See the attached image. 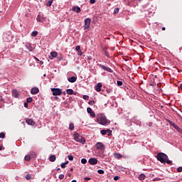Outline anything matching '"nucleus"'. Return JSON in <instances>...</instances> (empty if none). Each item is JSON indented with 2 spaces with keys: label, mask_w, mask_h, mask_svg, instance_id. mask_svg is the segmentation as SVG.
I'll return each instance as SVG.
<instances>
[{
  "label": "nucleus",
  "mask_w": 182,
  "mask_h": 182,
  "mask_svg": "<svg viewBox=\"0 0 182 182\" xmlns=\"http://www.w3.org/2000/svg\"><path fill=\"white\" fill-rule=\"evenodd\" d=\"M0 139H5V134L4 132L0 133Z\"/></svg>",
  "instance_id": "nucleus-36"
},
{
  "label": "nucleus",
  "mask_w": 182,
  "mask_h": 182,
  "mask_svg": "<svg viewBox=\"0 0 182 182\" xmlns=\"http://www.w3.org/2000/svg\"><path fill=\"white\" fill-rule=\"evenodd\" d=\"M72 11L74 12H77V14H79L81 12L82 9L79 6H73Z\"/></svg>",
  "instance_id": "nucleus-17"
},
{
  "label": "nucleus",
  "mask_w": 182,
  "mask_h": 182,
  "mask_svg": "<svg viewBox=\"0 0 182 182\" xmlns=\"http://www.w3.org/2000/svg\"><path fill=\"white\" fill-rule=\"evenodd\" d=\"M58 178H59L60 180H63V178H65V175H63V174H60Z\"/></svg>",
  "instance_id": "nucleus-39"
},
{
  "label": "nucleus",
  "mask_w": 182,
  "mask_h": 182,
  "mask_svg": "<svg viewBox=\"0 0 182 182\" xmlns=\"http://www.w3.org/2000/svg\"><path fill=\"white\" fill-rule=\"evenodd\" d=\"M102 50L104 51V53H105V52H107V48H106V47H102Z\"/></svg>",
  "instance_id": "nucleus-49"
},
{
  "label": "nucleus",
  "mask_w": 182,
  "mask_h": 182,
  "mask_svg": "<svg viewBox=\"0 0 182 182\" xmlns=\"http://www.w3.org/2000/svg\"><path fill=\"white\" fill-rule=\"evenodd\" d=\"M119 178H120V176H115L114 177V181H117V180H119Z\"/></svg>",
  "instance_id": "nucleus-46"
},
{
  "label": "nucleus",
  "mask_w": 182,
  "mask_h": 182,
  "mask_svg": "<svg viewBox=\"0 0 182 182\" xmlns=\"http://www.w3.org/2000/svg\"><path fill=\"white\" fill-rule=\"evenodd\" d=\"M90 4H96V0H90Z\"/></svg>",
  "instance_id": "nucleus-53"
},
{
  "label": "nucleus",
  "mask_w": 182,
  "mask_h": 182,
  "mask_svg": "<svg viewBox=\"0 0 182 182\" xmlns=\"http://www.w3.org/2000/svg\"><path fill=\"white\" fill-rule=\"evenodd\" d=\"M50 56H52V58H56L58 56V53L56 51H53L50 53Z\"/></svg>",
  "instance_id": "nucleus-26"
},
{
  "label": "nucleus",
  "mask_w": 182,
  "mask_h": 182,
  "mask_svg": "<svg viewBox=\"0 0 182 182\" xmlns=\"http://www.w3.org/2000/svg\"><path fill=\"white\" fill-rule=\"evenodd\" d=\"M84 180H85V181H89V180H92V178H89V177H85V178H84Z\"/></svg>",
  "instance_id": "nucleus-50"
},
{
  "label": "nucleus",
  "mask_w": 182,
  "mask_h": 182,
  "mask_svg": "<svg viewBox=\"0 0 182 182\" xmlns=\"http://www.w3.org/2000/svg\"><path fill=\"white\" fill-rule=\"evenodd\" d=\"M132 122H134V123H135V124H136V126H140V124H141V122H140V119H137V118L136 117H134L133 119H132Z\"/></svg>",
  "instance_id": "nucleus-19"
},
{
  "label": "nucleus",
  "mask_w": 182,
  "mask_h": 182,
  "mask_svg": "<svg viewBox=\"0 0 182 182\" xmlns=\"http://www.w3.org/2000/svg\"><path fill=\"white\" fill-rule=\"evenodd\" d=\"M69 129L73 132V130H75V124L73 122H70L69 124Z\"/></svg>",
  "instance_id": "nucleus-23"
},
{
  "label": "nucleus",
  "mask_w": 182,
  "mask_h": 182,
  "mask_svg": "<svg viewBox=\"0 0 182 182\" xmlns=\"http://www.w3.org/2000/svg\"><path fill=\"white\" fill-rule=\"evenodd\" d=\"M81 163L82 164H86V163H87V160L85 158L81 159Z\"/></svg>",
  "instance_id": "nucleus-33"
},
{
  "label": "nucleus",
  "mask_w": 182,
  "mask_h": 182,
  "mask_svg": "<svg viewBox=\"0 0 182 182\" xmlns=\"http://www.w3.org/2000/svg\"><path fill=\"white\" fill-rule=\"evenodd\" d=\"M57 171H60V168H58Z\"/></svg>",
  "instance_id": "nucleus-61"
},
{
  "label": "nucleus",
  "mask_w": 182,
  "mask_h": 182,
  "mask_svg": "<svg viewBox=\"0 0 182 182\" xmlns=\"http://www.w3.org/2000/svg\"><path fill=\"white\" fill-rule=\"evenodd\" d=\"M68 160H70V161H73V156L69 155L68 156Z\"/></svg>",
  "instance_id": "nucleus-40"
},
{
  "label": "nucleus",
  "mask_w": 182,
  "mask_h": 182,
  "mask_svg": "<svg viewBox=\"0 0 182 182\" xmlns=\"http://www.w3.org/2000/svg\"><path fill=\"white\" fill-rule=\"evenodd\" d=\"M97 173L98 174H103L105 173V171H103V169H98Z\"/></svg>",
  "instance_id": "nucleus-35"
},
{
  "label": "nucleus",
  "mask_w": 182,
  "mask_h": 182,
  "mask_svg": "<svg viewBox=\"0 0 182 182\" xmlns=\"http://www.w3.org/2000/svg\"><path fill=\"white\" fill-rule=\"evenodd\" d=\"M52 4H53V0H49L46 4V6H52Z\"/></svg>",
  "instance_id": "nucleus-30"
},
{
  "label": "nucleus",
  "mask_w": 182,
  "mask_h": 182,
  "mask_svg": "<svg viewBox=\"0 0 182 182\" xmlns=\"http://www.w3.org/2000/svg\"><path fill=\"white\" fill-rule=\"evenodd\" d=\"M117 86H123V82L122 81H118L117 82Z\"/></svg>",
  "instance_id": "nucleus-37"
},
{
  "label": "nucleus",
  "mask_w": 182,
  "mask_h": 182,
  "mask_svg": "<svg viewBox=\"0 0 182 182\" xmlns=\"http://www.w3.org/2000/svg\"><path fill=\"white\" fill-rule=\"evenodd\" d=\"M53 96H60L62 95V90L60 88H51Z\"/></svg>",
  "instance_id": "nucleus-4"
},
{
  "label": "nucleus",
  "mask_w": 182,
  "mask_h": 182,
  "mask_svg": "<svg viewBox=\"0 0 182 182\" xmlns=\"http://www.w3.org/2000/svg\"><path fill=\"white\" fill-rule=\"evenodd\" d=\"M83 99H84V100H89L88 95H83Z\"/></svg>",
  "instance_id": "nucleus-47"
},
{
  "label": "nucleus",
  "mask_w": 182,
  "mask_h": 182,
  "mask_svg": "<svg viewBox=\"0 0 182 182\" xmlns=\"http://www.w3.org/2000/svg\"><path fill=\"white\" fill-rule=\"evenodd\" d=\"M102 82H98L95 87L96 92H100V90H102Z\"/></svg>",
  "instance_id": "nucleus-14"
},
{
  "label": "nucleus",
  "mask_w": 182,
  "mask_h": 182,
  "mask_svg": "<svg viewBox=\"0 0 182 182\" xmlns=\"http://www.w3.org/2000/svg\"><path fill=\"white\" fill-rule=\"evenodd\" d=\"M173 127L177 130V132H181V129H180L178 126L176 125Z\"/></svg>",
  "instance_id": "nucleus-38"
},
{
  "label": "nucleus",
  "mask_w": 182,
  "mask_h": 182,
  "mask_svg": "<svg viewBox=\"0 0 182 182\" xmlns=\"http://www.w3.org/2000/svg\"><path fill=\"white\" fill-rule=\"evenodd\" d=\"M25 47L29 50V52H33L34 48L31 43H26Z\"/></svg>",
  "instance_id": "nucleus-10"
},
{
  "label": "nucleus",
  "mask_w": 182,
  "mask_h": 182,
  "mask_svg": "<svg viewBox=\"0 0 182 182\" xmlns=\"http://www.w3.org/2000/svg\"><path fill=\"white\" fill-rule=\"evenodd\" d=\"M139 180H140L141 181L144 180V178H146V175L144 173H141L139 177H138Z\"/></svg>",
  "instance_id": "nucleus-22"
},
{
  "label": "nucleus",
  "mask_w": 182,
  "mask_h": 182,
  "mask_svg": "<svg viewBox=\"0 0 182 182\" xmlns=\"http://www.w3.org/2000/svg\"><path fill=\"white\" fill-rule=\"evenodd\" d=\"M181 89H182V84H181V86H180Z\"/></svg>",
  "instance_id": "nucleus-64"
},
{
  "label": "nucleus",
  "mask_w": 182,
  "mask_h": 182,
  "mask_svg": "<svg viewBox=\"0 0 182 182\" xmlns=\"http://www.w3.org/2000/svg\"><path fill=\"white\" fill-rule=\"evenodd\" d=\"M108 132H109V134H107ZM101 134H102V136H105V134H107V136H112V130H110V129H102L101 130Z\"/></svg>",
  "instance_id": "nucleus-9"
},
{
  "label": "nucleus",
  "mask_w": 182,
  "mask_h": 182,
  "mask_svg": "<svg viewBox=\"0 0 182 182\" xmlns=\"http://www.w3.org/2000/svg\"><path fill=\"white\" fill-rule=\"evenodd\" d=\"M60 167H61V168H66L65 164V163H62V164H60Z\"/></svg>",
  "instance_id": "nucleus-44"
},
{
  "label": "nucleus",
  "mask_w": 182,
  "mask_h": 182,
  "mask_svg": "<svg viewBox=\"0 0 182 182\" xmlns=\"http://www.w3.org/2000/svg\"><path fill=\"white\" fill-rule=\"evenodd\" d=\"M31 36H33L35 38L36 36H38V31H34L31 33Z\"/></svg>",
  "instance_id": "nucleus-31"
},
{
  "label": "nucleus",
  "mask_w": 182,
  "mask_h": 182,
  "mask_svg": "<svg viewBox=\"0 0 182 182\" xmlns=\"http://www.w3.org/2000/svg\"><path fill=\"white\" fill-rule=\"evenodd\" d=\"M96 119L97 124H101L102 126H106V124H107V122H109V120L106 117V115L104 114H97Z\"/></svg>",
  "instance_id": "nucleus-1"
},
{
  "label": "nucleus",
  "mask_w": 182,
  "mask_h": 182,
  "mask_svg": "<svg viewBox=\"0 0 182 182\" xmlns=\"http://www.w3.org/2000/svg\"><path fill=\"white\" fill-rule=\"evenodd\" d=\"M114 156L115 159H122L123 157V155L120 154H114Z\"/></svg>",
  "instance_id": "nucleus-25"
},
{
  "label": "nucleus",
  "mask_w": 182,
  "mask_h": 182,
  "mask_svg": "<svg viewBox=\"0 0 182 182\" xmlns=\"http://www.w3.org/2000/svg\"><path fill=\"white\" fill-rule=\"evenodd\" d=\"M26 180H31V174H27L26 176Z\"/></svg>",
  "instance_id": "nucleus-42"
},
{
  "label": "nucleus",
  "mask_w": 182,
  "mask_h": 182,
  "mask_svg": "<svg viewBox=\"0 0 182 182\" xmlns=\"http://www.w3.org/2000/svg\"><path fill=\"white\" fill-rule=\"evenodd\" d=\"M85 24H84V29H87L89 30L90 28V23L92 22V19H90V18H87L85 20Z\"/></svg>",
  "instance_id": "nucleus-5"
},
{
  "label": "nucleus",
  "mask_w": 182,
  "mask_h": 182,
  "mask_svg": "<svg viewBox=\"0 0 182 182\" xmlns=\"http://www.w3.org/2000/svg\"><path fill=\"white\" fill-rule=\"evenodd\" d=\"M49 160H50V161H51L52 163H53L54 161H56V156H55V155H51V156L49 157Z\"/></svg>",
  "instance_id": "nucleus-21"
},
{
  "label": "nucleus",
  "mask_w": 182,
  "mask_h": 182,
  "mask_svg": "<svg viewBox=\"0 0 182 182\" xmlns=\"http://www.w3.org/2000/svg\"><path fill=\"white\" fill-rule=\"evenodd\" d=\"M28 102H25L24 103V107H26V109L28 108Z\"/></svg>",
  "instance_id": "nucleus-54"
},
{
  "label": "nucleus",
  "mask_w": 182,
  "mask_h": 182,
  "mask_svg": "<svg viewBox=\"0 0 182 182\" xmlns=\"http://www.w3.org/2000/svg\"><path fill=\"white\" fill-rule=\"evenodd\" d=\"M95 147L97 150H103L105 149V144L102 142H97Z\"/></svg>",
  "instance_id": "nucleus-8"
},
{
  "label": "nucleus",
  "mask_w": 182,
  "mask_h": 182,
  "mask_svg": "<svg viewBox=\"0 0 182 182\" xmlns=\"http://www.w3.org/2000/svg\"><path fill=\"white\" fill-rule=\"evenodd\" d=\"M71 182H77L76 180H73Z\"/></svg>",
  "instance_id": "nucleus-63"
},
{
  "label": "nucleus",
  "mask_w": 182,
  "mask_h": 182,
  "mask_svg": "<svg viewBox=\"0 0 182 182\" xmlns=\"http://www.w3.org/2000/svg\"><path fill=\"white\" fill-rule=\"evenodd\" d=\"M87 113H89V114H90V116H91L92 117H96V114L95 113V112H93V111L92 110V108L88 107V108L87 109Z\"/></svg>",
  "instance_id": "nucleus-13"
},
{
  "label": "nucleus",
  "mask_w": 182,
  "mask_h": 182,
  "mask_svg": "<svg viewBox=\"0 0 182 182\" xmlns=\"http://www.w3.org/2000/svg\"><path fill=\"white\" fill-rule=\"evenodd\" d=\"M88 104L91 105L92 106H93V105H95V102L93 100H90L88 102Z\"/></svg>",
  "instance_id": "nucleus-48"
},
{
  "label": "nucleus",
  "mask_w": 182,
  "mask_h": 182,
  "mask_svg": "<svg viewBox=\"0 0 182 182\" xmlns=\"http://www.w3.org/2000/svg\"><path fill=\"white\" fill-rule=\"evenodd\" d=\"M31 95H38V93H39V88L33 87L31 88Z\"/></svg>",
  "instance_id": "nucleus-11"
},
{
  "label": "nucleus",
  "mask_w": 182,
  "mask_h": 182,
  "mask_svg": "<svg viewBox=\"0 0 182 182\" xmlns=\"http://www.w3.org/2000/svg\"><path fill=\"white\" fill-rule=\"evenodd\" d=\"M87 59H88V60H92V57L88 56V57H87Z\"/></svg>",
  "instance_id": "nucleus-56"
},
{
  "label": "nucleus",
  "mask_w": 182,
  "mask_h": 182,
  "mask_svg": "<svg viewBox=\"0 0 182 182\" xmlns=\"http://www.w3.org/2000/svg\"><path fill=\"white\" fill-rule=\"evenodd\" d=\"M177 171H178V173H181V171H182V166H179L178 168H177Z\"/></svg>",
  "instance_id": "nucleus-41"
},
{
  "label": "nucleus",
  "mask_w": 182,
  "mask_h": 182,
  "mask_svg": "<svg viewBox=\"0 0 182 182\" xmlns=\"http://www.w3.org/2000/svg\"><path fill=\"white\" fill-rule=\"evenodd\" d=\"M32 100H33V99L32 97H27L26 102L27 103H32Z\"/></svg>",
  "instance_id": "nucleus-32"
},
{
  "label": "nucleus",
  "mask_w": 182,
  "mask_h": 182,
  "mask_svg": "<svg viewBox=\"0 0 182 182\" xmlns=\"http://www.w3.org/2000/svg\"><path fill=\"white\" fill-rule=\"evenodd\" d=\"M106 92H107V93H112V89L107 88V89L106 90Z\"/></svg>",
  "instance_id": "nucleus-51"
},
{
  "label": "nucleus",
  "mask_w": 182,
  "mask_h": 182,
  "mask_svg": "<svg viewBox=\"0 0 182 182\" xmlns=\"http://www.w3.org/2000/svg\"><path fill=\"white\" fill-rule=\"evenodd\" d=\"M31 159V155H29V154L28 155H26L24 157V160H26V161H29Z\"/></svg>",
  "instance_id": "nucleus-27"
},
{
  "label": "nucleus",
  "mask_w": 182,
  "mask_h": 182,
  "mask_svg": "<svg viewBox=\"0 0 182 182\" xmlns=\"http://www.w3.org/2000/svg\"><path fill=\"white\" fill-rule=\"evenodd\" d=\"M65 163V164L66 165V164H69V161H66L65 162H64Z\"/></svg>",
  "instance_id": "nucleus-57"
},
{
  "label": "nucleus",
  "mask_w": 182,
  "mask_h": 182,
  "mask_svg": "<svg viewBox=\"0 0 182 182\" xmlns=\"http://www.w3.org/2000/svg\"><path fill=\"white\" fill-rule=\"evenodd\" d=\"M28 154L31 159H36V152L31 151Z\"/></svg>",
  "instance_id": "nucleus-20"
},
{
  "label": "nucleus",
  "mask_w": 182,
  "mask_h": 182,
  "mask_svg": "<svg viewBox=\"0 0 182 182\" xmlns=\"http://www.w3.org/2000/svg\"><path fill=\"white\" fill-rule=\"evenodd\" d=\"M99 66L102 69V70H105L106 72H109V73H113V70L110 68H107L105 65L100 64Z\"/></svg>",
  "instance_id": "nucleus-6"
},
{
  "label": "nucleus",
  "mask_w": 182,
  "mask_h": 182,
  "mask_svg": "<svg viewBox=\"0 0 182 182\" xmlns=\"http://www.w3.org/2000/svg\"><path fill=\"white\" fill-rule=\"evenodd\" d=\"M38 22L42 23L45 21V18L42 16L41 14H38L36 18Z\"/></svg>",
  "instance_id": "nucleus-18"
},
{
  "label": "nucleus",
  "mask_w": 182,
  "mask_h": 182,
  "mask_svg": "<svg viewBox=\"0 0 182 182\" xmlns=\"http://www.w3.org/2000/svg\"><path fill=\"white\" fill-rule=\"evenodd\" d=\"M43 63V61H40V65H42Z\"/></svg>",
  "instance_id": "nucleus-62"
},
{
  "label": "nucleus",
  "mask_w": 182,
  "mask_h": 182,
  "mask_svg": "<svg viewBox=\"0 0 182 182\" xmlns=\"http://www.w3.org/2000/svg\"><path fill=\"white\" fill-rule=\"evenodd\" d=\"M162 31H166V27H162Z\"/></svg>",
  "instance_id": "nucleus-59"
},
{
  "label": "nucleus",
  "mask_w": 182,
  "mask_h": 182,
  "mask_svg": "<svg viewBox=\"0 0 182 182\" xmlns=\"http://www.w3.org/2000/svg\"><path fill=\"white\" fill-rule=\"evenodd\" d=\"M63 59V57L62 55H60V57H58V60H62Z\"/></svg>",
  "instance_id": "nucleus-55"
},
{
  "label": "nucleus",
  "mask_w": 182,
  "mask_h": 182,
  "mask_svg": "<svg viewBox=\"0 0 182 182\" xmlns=\"http://www.w3.org/2000/svg\"><path fill=\"white\" fill-rule=\"evenodd\" d=\"M165 163H166L167 164H168L169 166H171L173 164V161H171V160L168 159V157L166 159V160L165 161Z\"/></svg>",
  "instance_id": "nucleus-28"
},
{
  "label": "nucleus",
  "mask_w": 182,
  "mask_h": 182,
  "mask_svg": "<svg viewBox=\"0 0 182 182\" xmlns=\"http://www.w3.org/2000/svg\"><path fill=\"white\" fill-rule=\"evenodd\" d=\"M119 11H120V9H119V7H117L114 9V14H119Z\"/></svg>",
  "instance_id": "nucleus-34"
},
{
  "label": "nucleus",
  "mask_w": 182,
  "mask_h": 182,
  "mask_svg": "<svg viewBox=\"0 0 182 182\" xmlns=\"http://www.w3.org/2000/svg\"><path fill=\"white\" fill-rule=\"evenodd\" d=\"M167 122H168V123L169 124H171V126H172V127H174L176 126V125L175 124V123L173 122V121H171L170 119H168Z\"/></svg>",
  "instance_id": "nucleus-29"
},
{
  "label": "nucleus",
  "mask_w": 182,
  "mask_h": 182,
  "mask_svg": "<svg viewBox=\"0 0 182 182\" xmlns=\"http://www.w3.org/2000/svg\"><path fill=\"white\" fill-rule=\"evenodd\" d=\"M78 55L79 56H82V55H83V52H82V50H80V51H78Z\"/></svg>",
  "instance_id": "nucleus-52"
},
{
  "label": "nucleus",
  "mask_w": 182,
  "mask_h": 182,
  "mask_svg": "<svg viewBox=\"0 0 182 182\" xmlns=\"http://www.w3.org/2000/svg\"><path fill=\"white\" fill-rule=\"evenodd\" d=\"M89 164H91V166H96L97 164V159L96 158H90L88 160Z\"/></svg>",
  "instance_id": "nucleus-7"
},
{
  "label": "nucleus",
  "mask_w": 182,
  "mask_h": 182,
  "mask_svg": "<svg viewBox=\"0 0 182 182\" xmlns=\"http://www.w3.org/2000/svg\"><path fill=\"white\" fill-rule=\"evenodd\" d=\"M68 82H70V83H75V82H76V80H77V77H75V76H72V77H69L68 78Z\"/></svg>",
  "instance_id": "nucleus-15"
},
{
  "label": "nucleus",
  "mask_w": 182,
  "mask_h": 182,
  "mask_svg": "<svg viewBox=\"0 0 182 182\" xmlns=\"http://www.w3.org/2000/svg\"><path fill=\"white\" fill-rule=\"evenodd\" d=\"M34 59H36V60H37L38 62H39V59H38V58L34 57Z\"/></svg>",
  "instance_id": "nucleus-58"
},
{
  "label": "nucleus",
  "mask_w": 182,
  "mask_h": 182,
  "mask_svg": "<svg viewBox=\"0 0 182 182\" xmlns=\"http://www.w3.org/2000/svg\"><path fill=\"white\" fill-rule=\"evenodd\" d=\"M21 124H23V126H25V122H21Z\"/></svg>",
  "instance_id": "nucleus-60"
},
{
  "label": "nucleus",
  "mask_w": 182,
  "mask_h": 182,
  "mask_svg": "<svg viewBox=\"0 0 182 182\" xmlns=\"http://www.w3.org/2000/svg\"><path fill=\"white\" fill-rule=\"evenodd\" d=\"M75 50H77V52H79L80 50V46H77L75 47Z\"/></svg>",
  "instance_id": "nucleus-45"
},
{
  "label": "nucleus",
  "mask_w": 182,
  "mask_h": 182,
  "mask_svg": "<svg viewBox=\"0 0 182 182\" xmlns=\"http://www.w3.org/2000/svg\"><path fill=\"white\" fill-rule=\"evenodd\" d=\"M105 56H107V58H110V55L109 54L108 51H105Z\"/></svg>",
  "instance_id": "nucleus-43"
},
{
  "label": "nucleus",
  "mask_w": 182,
  "mask_h": 182,
  "mask_svg": "<svg viewBox=\"0 0 182 182\" xmlns=\"http://www.w3.org/2000/svg\"><path fill=\"white\" fill-rule=\"evenodd\" d=\"M26 123H27V124H29L30 126H35L36 122L32 120V119H28L26 120Z\"/></svg>",
  "instance_id": "nucleus-16"
},
{
  "label": "nucleus",
  "mask_w": 182,
  "mask_h": 182,
  "mask_svg": "<svg viewBox=\"0 0 182 182\" xmlns=\"http://www.w3.org/2000/svg\"><path fill=\"white\" fill-rule=\"evenodd\" d=\"M167 154L163 153V152H159L157 155H156V159L158 160V161H160V163H162L164 164H166V161L168 159Z\"/></svg>",
  "instance_id": "nucleus-2"
},
{
  "label": "nucleus",
  "mask_w": 182,
  "mask_h": 182,
  "mask_svg": "<svg viewBox=\"0 0 182 182\" xmlns=\"http://www.w3.org/2000/svg\"><path fill=\"white\" fill-rule=\"evenodd\" d=\"M74 140L77 141V143H81V144H85L86 143V139L85 137L80 135L79 133H75L73 134Z\"/></svg>",
  "instance_id": "nucleus-3"
},
{
  "label": "nucleus",
  "mask_w": 182,
  "mask_h": 182,
  "mask_svg": "<svg viewBox=\"0 0 182 182\" xmlns=\"http://www.w3.org/2000/svg\"><path fill=\"white\" fill-rule=\"evenodd\" d=\"M66 92H67V95H74V92H73V90H72V89H68L67 90H66Z\"/></svg>",
  "instance_id": "nucleus-24"
},
{
  "label": "nucleus",
  "mask_w": 182,
  "mask_h": 182,
  "mask_svg": "<svg viewBox=\"0 0 182 182\" xmlns=\"http://www.w3.org/2000/svg\"><path fill=\"white\" fill-rule=\"evenodd\" d=\"M12 97H16V99L19 97V91L18 90H12Z\"/></svg>",
  "instance_id": "nucleus-12"
}]
</instances>
